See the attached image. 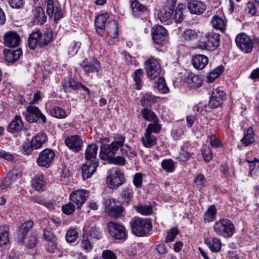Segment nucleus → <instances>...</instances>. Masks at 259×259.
Wrapping results in <instances>:
<instances>
[{
    "instance_id": "nucleus-61",
    "label": "nucleus",
    "mask_w": 259,
    "mask_h": 259,
    "mask_svg": "<svg viewBox=\"0 0 259 259\" xmlns=\"http://www.w3.org/2000/svg\"><path fill=\"white\" fill-rule=\"evenodd\" d=\"M153 123H150L148 124L146 131L152 134V132L154 133H158L161 130V126L158 124V122H153Z\"/></svg>"
},
{
    "instance_id": "nucleus-57",
    "label": "nucleus",
    "mask_w": 259,
    "mask_h": 259,
    "mask_svg": "<svg viewBox=\"0 0 259 259\" xmlns=\"http://www.w3.org/2000/svg\"><path fill=\"white\" fill-rule=\"evenodd\" d=\"M144 73L142 69H137L134 75V79L137 84V89H141V78L143 76Z\"/></svg>"
},
{
    "instance_id": "nucleus-56",
    "label": "nucleus",
    "mask_w": 259,
    "mask_h": 259,
    "mask_svg": "<svg viewBox=\"0 0 259 259\" xmlns=\"http://www.w3.org/2000/svg\"><path fill=\"white\" fill-rule=\"evenodd\" d=\"M119 148H120V151L122 155H125L131 158L136 156V153L134 151L132 150L131 148L126 144L124 145L123 143Z\"/></svg>"
},
{
    "instance_id": "nucleus-12",
    "label": "nucleus",
    "mask_w": 259,
    "mask_h": 259,
    "mask_svg": "<svg viewBox=\"0 0 259 259\" xmlns=\"http://www.w3.org/2000/svg\"><path fill=\"white\" fill-rule=\"evenodd\" d=\"M226 98V94L221 88L213 89L208 105L211 108L221 107Z\"/></svg>"
},
{
    "instance_id": "nucleus-17",
    "label": "nucleus",
    "mask_w": 259,
    "mask_h": 259,
    "mask_svg": "<svg viewBox=\"0 0 259 259\" xmlns=\"http://www.w3.org/2000/svg\"><path fill=\"white\" fill-rule=\"evenodd\" d=\"M132 14L137 18L144 19L148 15L149 11L147 7L141 4L138 0H130Z\"/></svg>"
},
{
    "instance_id": "nucleus-27",
    "label": "nucleus",
    "mask_w": 259,
    "mask_h": 259,
    "mask_svg": "<svg viewBox=\"0 0 259 259\" xmlns=\"http://www.w3.org/2000/svg\"><path fill=\"white\" fill-rule=\"evenodd\" d=\"M22 54L21 49H5L4 55L5 60L9 62L13 63L19 59Z\"/></svg>"
},
{
    "instance_id": "nucleus-52",
    "label": "nucleus",
    "mask_w": 259,
    "mask_h": 259,
    "mask_svg": "<svg viewBox=\"0 0 259 259\" xmlns=\"http://www.w3.org/2000/svg\"><path fill=\"white\" fill-rule=\"evenodd\" d=\"M198 34L196 31L191 29H186L182 34V37L186 40H193L198 37Z\"/></svg>"
},
{
    "instance_id": "nucleus-51",
    "label": "nucleus",
    "mask_w": 259,
    "mask_h": 259,
    "mask_svg": "<svg viewBox=\"0 0 259 259\" xmlns=\"http://www.w3.org/2000/svg\"><path fill=\"white\" fill-rule=\"evenodd\" d=\"M51 115L59 119H63L67 116L66 112L61 107L55 106L51 110Z\"/></svg>"
},
{
    "instance_id": "nucleus-42",
    "label": "nucleus",
    "mask_w": 259,
    "mask_h": 259,
    "mask_svg": "<svg viewBox=\"0 0 259 259\" xmlns=\"http://www.w3.org/2000/svg\"><path fill=\"white\" fill-rule=\"evenodd\" d=\"M224 66L222 65L217 67L212 71L209 73L206 76V81L208 82H213L217 78H218L224 71Z\"/></svg>"
},
{
    "instance_id": "nucleus-55",
    "label": "nucleus",
    "mask_w": 259,
    "mask_h": 259,
    "mask_svg": "<svg viewBox=\"0 0 259 259\" xmlns=\"http://www.w3.org/2000/svg\"><path fill=\"white\" fill-rule=\"evenodd\" d=\"M183 6L182 5H179L175 11V14L172 18L174 19L176 23H180L184 19Z\"/></svg>"
},
{
    "instance_id": "nucleus-40",
    "label": "nucleus",
    "mask_w": 259,
    "mask_h": 259,
    "mask_svg": "<svg viewBox=\"0 0 259 259\" xmlns=\"http://www.w3.org/2000/svg\"><path fill=\"white\" fill-rule=\"evenodd\" d=\"M145 120L150 122H158V118L155 113L149 108H144L141 111Z\"/></svg>"
},
{
    "instance_id": "nucleus-26",
    "label": "nucleus",
    "mask_w": 259,
    "mask_h": 259,
    "mask_svg": "<svg viewBox=\"0 0 259 259\" xmlns=\"http://www.w3.org/2000/svg\"><path fill=\"white\" fill-rule=\"evenodd\" d=\"M204 243L212 252H218L221 250L222 242L221 240L218 238L208 237L204 239Z\"/></svg>"
},
{
    "instance_id": "nucleus-34",
    "label": "nucleus",
    "mask_w": 259,
    "mask_h": 259,
    "mask_svg": "<svg viewBox=\"0 0 259 259\" xmlns=\"http://www.w3.org/2000/svg\"><path fill=\"white\" fill-rule=\"evenodd\" d=\"M53 36V32L50 29H47L43 34L41 32L39 37V47L42 48L48 46L52 41Z\"/></svg>"
},
{
    "instance_id": "nucleus-54",
    "label": "nucleus",
    "mask_w": 259,
    "mask_h": 259,
    "mask_svg": "<svg viewBox=\"0 0 259 259\" xmlns=\"http://www.w3.org/2000/svg\"><path fill=\"white\" fill-rule=\"evenodd\" d=\"M179 233V230L177 227L171 228L167 232L164 240L165 243H168L174 241L176 236Z\"/></svg>"
},
{
    "instance_id": "nucleus-45",
    "label": "nucleus",
    "mask_w": 259,
    "mask_h": 259,
    "mask_svg": "<svg viewBox=\"0 0 259 259\" xmlns=\"http://www.w3.org/2000/svg\"><path fill=\"white\" fill-rule=\"evenodd\" d=\"M211 23L213 27L215 29L222 31L225 29V23L224 20L217 15H215L212 18Z\"/></svg>"
},
{
    "instance_id": "nucleus-3",
    "label": "nucleus",
    "mask_w": 259,
    "mask_h": 259,
    "mask_svg": "<svg viewBox=\"0 0 259 259\" xmlns=\"http://www.w3.org/2000/svg\"><path fill=\"white\" fill-rule=\"evenodd\" d=\"M130 224L133 233L139 237L148 236L152 228L151 222L147 219L135 217Z\"/></svg>"
},
{
    "instance_id": "nucleus-6",
    "label": "nucleus",
    "mask_w": 259,
    "mask_h": 259,
    "mask_svg": "<svg viewBox=\"0 0 259 259\" xmlns=\"http://www.w3.org/2000/svg\"><path fill=\"white\" fill-rule=\"evenodd\" d=\"M124 181L123 174L117 168L111 169L106 179L107 184L111 189L119 187L124 183Z\"/></svg>"
},
{
    "instance_id": "nucleus-8",
    "label": "nucleus",
    "mask_w": 259,
    "mask_h": 259,
    "mask_svg": "<svg viewBox=\"0 0 259 259\" xmlns=\"http://www.w3.org/2000/svg\"><path fill=\"white\" fill-rule=\"evenodd\" d=\"M237 46L243 52L249 54L252 52L253 42L251 38L246 34L241 33L238 34L235 38Z\"/></svg>"
},
{
    "instance_id": "nucleus-47",
    "label": "nucleus",
    "mask_w": 259,
    "mask_h": 259,
    "mask_svg": "<svg viewBox=\"0 0 259 259\" xmlns=\"http://www.w3.org/2000/svg\"><path fill=\"white\" fill-rule=\"evenodd\" d=\"M133 190L132 188L127 187L125 188L121 193V197L123 203L127 204L131 201L133 197Z\"/></svg>"
},
{
    "instance_id": "nucleus-60",
    "label": "nucleus",
    "mask_w": 259,
    "mask_h": 259,
    "mask_svg": "<svg viewBox=\"0 0 259 259\" xmlns=\"http://www.w3.org/2000/svg\"><path fill=\"white\" fill-rule=\"evenodd\" d=\"M156 84L157 89L162 93H166L168 92V88L166 84L165 79L163 77H159Z\"/></svg>"
},
{
    "instance_id": "nucleus-53",
    "label": "nucleus",
    "mask_w": 259,
    "mask_h": 259,
    "mask_svg": "<svg viewBox=\"0 0 259 259\" xmlns=\"http://www.w3.org/2000/svg\"><path fill=\"white\" fill-rule=\"evenodd\" d=\"M249 163V175L253 176V175L259 174V160L255 159L252 161H248Z\"/></svg>"
},
{
    "instance_id": "nucleus-23",
    "label": "nucleus",
    "mask_w": 259,
    "mask_h": 259,
    "mask_svg": "<svg viewBox=\"0 0 259 259\" xmlns=\"http://www.w3.org/2000/svg\"><path fill=\"white\" fill-rule=\"evenodd\" d=\"M187 7L191 14L198 15L203 14L206 10L204 3L196 0L189 2Z\"/></svg>"
},
{
    "instance_id": "nucleus-15",
    "label": "nucleus",
    "mask_w": 259,
    "mask_h": 259,
    "mask_svg": "<svg viewBox=\"0 0 259 259\" xmlns=\"http://www.w3.org/2000/svg\"><path fill=\"white\" fill-rule=\"evenodd\" d=\"M88 196V192L84 189L77 190L71 192L69 195V199L71 202L75 204L77 209H80L85 203Z\"/></svg>"
},
{
    "instance_id": "nucleus-39",
    "label": "nucleus",
    "mask_w": 259,
    "mask_h": 259,
    "mask_svg": "<svg viewBox=\"0 0 259 259\" xmlns=\"http://www.w3.org/2000/svg\"><path fill=\"white\" fill-rule=\"evenodd\" d=\"M80 82L76 81L72 78L66 80L63 84L65 92H70L71 90L76 91L80 89Z\"/></svg>"
},
{
    "instance_id": "nucleus-2",
    "label": "nucleus",
    "mask_w": 259,
    "mask_h": 259,
    "mask_svg": "<svg viewBox=\"0 0 259 259\" xmlns=\"http://www.w3.org/2000/svg\"><path fill=\"white\" fill-rule=\"evenodd\" d=\"M125 139V137L122 135H117L111 144H102L99 153L100 158L103 160H110L124 143Z\"/></svg>"
},
{
    "instance_id": "nucleus-1",
    "label": "nucleus",
    "mask_w": 259,
    "mask_h": 259,
    "mask_svg": "<svg viewBox=\"0 0 259 259\" xmlns=\"http://www.w3.org/2000/svg\"><path fill=\"white\" fill-rule=\"evenodd\" d=\"M34 222L31 220L25 222L17 229L18 241L24 244L27 248H34L38 242L36 231H32Z\"/></svg>"
},
{
    "instance_id": "nucleus-35",
    "label": "nucleus",
    "mask_w": 259,
    "mask_h": 259,
    "mask_svg": "<svg viewBox=\"0 0 259 259\" xmlns=\"http://www.w3.org/2000/svg\"><path fill=\"white\" fill-rule=\"evenodd\" d=\"M41 31L38 29L35 30L31 32L28 39V46L30 49L34 50L37 46H39V37Z\"/></svg>"
},
{
    "instance_id": "nucleus-25",
    "label": "nucleus",
    "mask_w": 259,
    "mask_h": 259,
    "mask_svg": "<svg viewBox=\"0 0 259 259\" xmlns=\"http://www.w3.org/2000/svg\"><path fill=\"white\" fill-rule=\"evenodd\" d=\"M23 123L19 115L15 116L8 127V131L12 133H18L23 128Z\"/></svg>"
},
{
    "instance_id": "nucleus-59",
    "label": "nucleus",
    "mask_w": 259,
    "mask_h": 259,
    "mask_svg": "<svg viewBox=\"0 0 259 259\" xmlns=\"http://www.w3.org/2000/svg\"><path fill=\"white\" fill-rule=\"evenodd\" d=\"M75 209V205L72 202H68L62 206L63 212L66 215H71L73 213Z\"/></svg>"
},
{
    "instance_id": "nucleus-20",
    "label": "nucleus",
    "mask_w": 259,
    "mask_h": 259,
    "mask_svg": "<svg viewBox=\"0 0 259 259\" xmlns=\"http://www.w3.org/2000/svg\"><path fill=\"white\" fill-rule=\"evenodd\" d=\"M20 41L21 38L16 31H8L4 35L5 44L8 47H16L19 45Z\"/></svg>"
},
{
    "instance_id": "nucleus-63",
    "label": "nucleus",
    "mask_w": 259,
    "mask_h": 259,
    "mask_svg": "<svg viewBox=\"0 0 259 259\" xmlns=\"http://www.w3.org/2000/svg\"><path fill=\"white\" fill-rule=\"evenodd\" d=\"M201 153L205 161L209 162L212 157V152L210 147H206L201 150Z\"/></svg>"
},
{
    "instance_id": "nucleus-50",
    "label": "nucleus",
    "mask_w": 259,
    "mask_h": 259,
    "mask_svg": "<svg viewBox=\"0 0 259 259\" xmlns=\"http://www.w3.org/2000/svg\"><path fill=\"white\" fill-rule=\"evenodd\" d=\"M162 168L168 172H171L175 169V163L171 159H164L161 162Z\"/></svg>"
},
{
    "instance_id": "nucleus-33",
    "label": "nucleus",
    "mask_w": 259,
    "mask_h": 259,
    "mask_svg": "<svg viewBox=\"0 0 259 259\" xmlns=\"http://www.w3.org/2000/svg\"><path fill=\"white\" fill-rule=\"evenodd\" d=\"M157 99V97L151 93H146L141 98L140 103L144 108H151L152 105L156 103Z\"/></svg>"
},
{
    "instance_id": "nucleus-37",
    "label": "nucleus",
    "mask_w": 259,
    "mask_h": 259,
    "mask_svg": "<svg viewBox=\"0 0 259 259\" xmlns=\"http://www.w3.org/2000/svg\"><path fill=\"white\" fill-rule=\"evenodd\" d=\"M9 231L8 226H0V246L6 245L9 242Z\"/></svg>"
},
{
    "instance_id": "nucleus-24",
    "label": "nucleus",
    "mask_w": 259,
    "mask_h": 259,
    "mask_svg": "<svg viewBox=\"0 0 259 259\" xmlns=\"http://www.w3.org/2000/svg\"><path fill=\"white\" fill-rule=\"evenodd\" d=\"M208 62V58L204 55H196L193 57L192 64L195 68L202 70L205 68Z\"/></svg>"
},
{
    "instance_id": "nucleus-30",
    "label": "nucleus",
    "mask_w": 259,
    "mask_h": 259,
    "mask_svg": "<svg viewBox=\"0 0 259 259\" xmlns=\"http://www.w3.org/2000/svg\"><path fill=\"white\" fill-rule=\"evenodd\" d=\"M48 140L47 135L43 132H40L34 136L31 141L33 147L37 149L42 147V146Z\"/></svg>"
},
{
    "instance_id": "nucleus-21",
    "label": "nucleus",
    "mask_w": 259,
    "mask_h": 259,
    "mask_svg": "<svg viewBox=\"0 0 259 259\" xmlns=\"http://www.w3.org/2000/svg\"><path fill=\"white\" fill-rule=\"evenodd\" d=\"M109 18L108 13L100 14L96 18L95 21L96 30L97 33L101 36H103L104 34L105 24Z\"/></svg>"
},
{
    "instance_id": "nucleus-62",
    "label": "nucleus",
    "mask_w": 259,
    "mask_h": 259,
    "mask_svg": "<svg viewBox=\"0 0 259 259\" xmlns=\"http://www.w3.org/2000/svg\"><path fill=\"white\" fill-rule=\"evenodd\" d=\"M189 82L190 84H191V87L194 88L200 87L202 82V80L200 77L198 75L193 76Z\"/></svg>"
},
{
    "instance_id": "nucleus-32",
    "label": "nucleus",
    "mask_w": 259,
    "mask_h": 259,
    "mask_svg": "<svg viewBox=\"0 0 259 259\" xmlns=\"http://www.w3.org/2000/svg\"><path fill=\"white\" fill-rule=\"evenodd\" d=\"M141 142L146 148H150L157 144L156 137L149 132L145 131L144 136L141 137Z\"/></svg>"
},
{
    "instance_id": "nucleus-11",
    "label": "nucleus",
    "mask_w": 259,
    "mask_h": 259,
    "mask_svg": "<svg viewBox=\"0 0 259 259\" xmlns=\"http://www.w3.org/2000/svg\"><path fill=\"white\" fill-rule=\"evenodd\" d=\"M105 210L109 215L115 218L122 216V207L120 202L113 198L107 199L105 201Z\"/></svg>"
},
{
    "instance_id": "nucleus-22",
    "label": "nucleus",
    "mask_w": 259,
    "mask_h": 259,
    "mask_svg": "<svg viewBox=\"0 0 259 259\" xmlns=\"http://www.w3.org/2000/svg\"><path fill=\"white\" fill-rule=\"evenodd\" d=\"M109 18L108 13L100 14L96 18L95 21L96 30L97 33L101 36H103L104 34L105 24Z\"/></svg>"
},
{
    "instance_id": "nucleus-36",
    "label": "nucleus",
    "mask_w": 259,
    "mask_h": 259,
    "mask_svg": "<svg viewBox=\"0 0 259 259\" xmlns=\"http://www.w3.org/2000/svg\"><path fill=\"white\" fill-rule=\"evenodd\" d=\"M107 32L110 36L113 38H117L118 36V27L117 22L115 20L109 21L106 26Z\"/></svg>"
},
{
    "instance_id": "nucleus-48",
    "label": "nucleus",
    "mask_w": 259,
    "mask_h": 259,
    "mask_svg": "<svg viewBox=\"0 0 259 259\" xmlns=\"http://www.w3.org/2000/svg\"><path fill=\"white\" fill-rule=\"evenodd\" d=\"M80 247L85 252H90L93 247V245L91 242L89 237L87 235H83L80 243Z\"/></svg>"
},
{
    "instance_id": "nucleus-14",
    "label": "nucleus",
    "mask_w": 259,
    "mask_h": 259,
    "mask_svg": "<svg viewBox=\"0 0 259 259\" xmlns=\"http://www.w3.org/2000/svg\"><path fill=\"white\" fill-rule=\"evenodd\" d=\"M108 233L111 237L115 239H123L126 237V229L122 225L110 221L107 223Z\"/></svg>"
},
{
    "instance_id": "nucleus-5",
    "label": "nucleus",
    "mask_w": 259,
    "mask_h": 259,
    "mask_svg": "<svg viewBox=\"0 0 259 259\" xmlns=\"http://www.w3.org/2000/svg\"><path fill=\"white\" fill-rule=\"evenodd\" d=\"M220 35L211 32L202 36L198 42L199 48L209 51H214L220 45Z\"/></svg>"
},
{
    "instance_id": "nucleus-16",
    "label": "nucleus",
    "mask_w": 259,
    "mask_h": 259,
    "mask_svg": "<svg viewBox=\"0 0 259 259\" xmlns=\"http://www.w3.org/2000/svg\"><path fill=\"white\" fill-rule=\"evenodd\" d=\"M47 13L50 17L54 15L55 20L62 18L61 8L57 0H47Z\"/></svg>"
},
{
    "instance_id": "nucleus-58",
    "label": "nucleus",
    "mask_w": 259,
    "mask_h": 259,
    "mask_svg": "<svg viewBox=\"0 0 259 259\" xmlns=\"http://www.w3.org/2000/svg\"><path fill=\"white\" fill-rule=\"evenodd\" d=\"M77 236V231L74 229H71L67 231L65 237L68 242L72 243L76 240Z\"/></svg>"
},
{
    "instance_id": "nucleus-49",
    "label": "nucleus",
    "mask_w": 259,
    "mask_h": 259,
    "mask_svg": "<svg viewBox=\"0 0 259 259\" xmlns=\"http://www.w3.org/2000/svg\"><path fill=\"white\" fill-rule=\"evenodd\" d=\"M206 179L202 174H199L197 176L194 182V186L199 191H201L205 186Z\"/></svg>"
},
{
    "instance_id": "nucleus-7",
    "label": "nucleus",
    "mask_w": 259,
    "mask_h": 259,
    "mask_svg": "<svg viewBox=\"0 0 259 259\" xmlns=\"http://www.w3.org/2000/svg\"><path fill=\"white\" fill-rule=\"evenodd\" d=\"M25 119L29 123H34L40 119L42 123L47 122L46 116L41 113L37 107L28 106L26 107V112H23Z\"/></svg>"
},
{
    "instance_id": "nucleus-28",
    "label": "nucleus",
    "mask_w": 259,
    "mask_h": 259,
    "mask_svg": "<svg viewBox=\"0 0 259 259\" xmlns=\"http://www.w3.org/2000/svg\"><path fill=\"white\" fill-rule=\"evenodd\" d=\"M98 150V146L95 143L88 145L86 148L84 158L87 160L98 161L96 156Z\"/></svg>"
},
{
    "instance_id": "nucleus-10",
    "label": "nucleus",
    "mask_w": 259,
    "mask_h": 259,
    "mask_svg": "<svg viewBox=\"0 0 259 259\" xmlns=\"http://www.w3.org/2000/svg\"><path fill=\"white\" fill-rule=\"evenodd\" d=\"M55 156V153L52 149L46 148L39 153L36 162L39 166L48 168L52 165Z\"/></svg>"
},
{
    "instance_id": "nucleus-19",
    "label": "nucleus",
    "mask_w": 259,
    "mask_h": 259,
    "mask_svg": "<svg viewBox=\"0 0 259 259\" xmlns=\"http://www.w3.org/2000/svg\"><path fill=\"white\" fill-rule=\"evenodd\" d=\"M99 165V161L87 160L82 166V175L84 180L88 179L96 171Z\"/></svg>"
},
{
    "instance_id": "nucleus-31",
    "label": "nucleus",
    "mask_w": 259,
    "mask_h": 259,
    "mask_svg": "<svg viewBox=\"0 0 259 259\" xmlns=\"http://www.w3.org/2000/svg\"><path fill=\"white\" fill-rule=\"evenodd\" d=\"M32 185L33 187L37 191H43L46 186V179L42 174H37L34 176Z\"/></svg>"
},
{
    "instance_id": "nucleus-4",
    "label": "nucleus",
    "mask_w": 259,
    "mask_h": 259,
    "mask_svg": "<svg viewBox=\"0 0 259 259\" xmlns=\"http://www.w3.org/2000/svg\"><path fill=\"white\" fill-rule=\"evenodd\" d=\"M213 230L217 235L228 238L233 235L235 229L233 223L230 220L222 219L215 222Z\"/></svg>"
},
{
    "instance_id": "nucleus-38",
    "label": "nucleus",
    "mask_w": 259,
    "mask_h": 259,
    "mask_svg": "<svg viewBox=\"0 0 259 259\" xmlns=\"http://www.w3.org/2000/svg\"><path fill=\"white\" fill-rule=\"evenodd\" d=\"M145 65L146 73H148L149 74H152L151 70L153 69L155 70V72H156V73H154L157 74L159 70V66H160L157 60L152 57L150 58L147 60Z\"/></svg>"
},
{
    "instance_id": "nucleus-18",
    "label": "nucleus",
    "mask_w": 259,
    "mask_h": 259,
    "mask_svg": "<svg viewBox=\"0 0 259 259\" xmlns=\"http://www.w3.org/2000/svg\"><path fill=\"white\" fill-rule=\"evenodd\" d=\"M65 143L69 149L74 152H79L83 147V141L78 135L67 137L65 140Z\"/></svg>"
},
{
    "instance_id": "nucleus-64",
    "label": "nucleus",
    "mask_w": 259,
    "mask_h": 259,
    "mask_svg": "<svg viewBox=\"0 0 259 259\" xmlns=\"http://www.w3.org/2000/svg\"><path fill=\"white\" fill-rule=\"evenodd\" d=\"M10 6L13 9H21L24 6V0H8Z\"/></svg>"
},
{
    "instance_id": "nucleus-13",
    "label": "nucleus",
    "mask_w": 259,
    "mask_h": 259,
    "mask_svg": "<svg viewBox=\"0 0 259 259\" xmlns=\"http://www.w3.org/2000/svg\"><path fill=\"white\" fill-rule=\"evenodd\" d=\"M152 39L155 44L163 46L167 42L168 35L166 29L161 25L154 26L152 29Z\"/></svg>"
},
{
    "instance_id": "nucleus-44",
    "label": "nucleus",
    "mask_w": 259,
    "mask_h": 259,
    "mask_svg": "<svg viewBox=\"0 0 259 259\" xmlns=\"http://www.w3.org/2000/svg\"><path fill=\"white\" fill-rule=\"evenodd\" d=\"M217 210L215 206L212 205L209 206L203 215V221L204 222H211L215 218Z\"/></svg>"
},
{
    "instance_id": "nucleus-41",
    "label": "nucleus",
    "mask_w": 259,
    "mask_h": 259,
    "mask_svg": "<svg viewBox=\"0 0 259 259\" xmlns=\"http://www.w3.org/2000/svg\"><path fill=\"white\" fill-rule=\"evenodd\" d=\"M241 141L245 146H248L254 142V133L252 127H249L245 131Z\"/></svg>"
},
{
    "instance_id": "nucleus-46",
    "label": "nucleus",
    "mask_w": 259,
    "mask_h": 259,
    "mask_svg": "<svg viewBox=\"0 0 259 259\" xmlns=\"http://www.w3.org/2000/svg\"><path fill=\"white\" fill-rule=\"evenodd\" d=\"M136 210L144 215H150L153 212L152 207L149 205L139 204L135 206Z\"/></svg>"
},
{
    "instance_id": "nucleus-43",
    "label": "nucleus",
    "mask_w": 259,
    "mask_h": 259,
    "mask_svg": "<svg viewBox=\"0 0 259 259\" xmlns=\"http://www.w3.org/2000/svg\"><path fill=\"white\" fill-rule=\"evenodd\" d=\"M173 12L172 11H167L165 9L158 12L157 18L161 23H165L168 24L171 22Z\"/></svg>"
},
{
    "instance_id": "nucleus-9",
    "label": "nucleus",
    "mask_w": 259,
    "mask_h": 259,
    "mask_svg": "<svg viewBox=\"0 0 259 259\" xmlns=\"http://www.w3.org/2000/svg\"><path fill=\"white\" fill-rule=\"evenodd\" d=\"M85 74L98 73L101 70L100 61L95 57L85 58L80 64Z\"/></svg>"
},
{
    "instance_id": "nucleus-29",
    "label": "nucleus",
    "mask_w": 259,
    "mask_h": 259,
    "mask_svg": "<svg viewBox=\"0 0 259 259\" xmlns=\"http://www.w3.org/2000/svg\"><path fill=\"white\" fill-rule=\"evenodd\" d=\"M33 21L37 25H42L47 20L44 9L40 7H36L32 11Z\"/></svg>"
}]
</instances>
